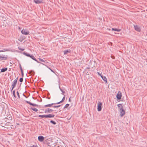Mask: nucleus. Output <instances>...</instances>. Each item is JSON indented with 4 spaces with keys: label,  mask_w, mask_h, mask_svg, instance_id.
<instances>
[{
    "label": "nucleus",
    "mask_w": 147,
    "mask_h": 147,
    "mask_svg": "<svg viewBox=\"0 0 147 147\" xmlns=\"http://www.w3.org/2000/svg\"><path fill=\"white\" fill-rule=\"evenodd\" d=\"M21 74H22V77H23V76H24V73H23V71H21Z\"/></svg>",
    "instance_id": "473e14b6"
},
{
    "label": "nucleus",
    "mask_w": 147,
    "mask_h": 147,
    "mask_svg": "<svg viewBox=\"0 0 147 147\" xmlns=\"http://www.w3.org/2000/svg\"><path fill=\"white\" fill-rule=\"evenodd\" d=\"M13 96H14V97L15 98H16V95H15V90H13Z\"/></svg>",
    "instance_id": "b1692460"
},
{
    "label": "nucleus",
    "mask_w": 147,
    "mask_h": 147,
    "mask_svg": "<svg viewBox=\"0 0 147 147\" xmlns=\"http://www.w3.org/2000/svg\"><path fill=\"white\" fill-rule=\"evenodd\" d=\"M17 94L18 95V98H20V94H19V93L18 92V91H17Z\"/></svg>",
    "instance_id": "a878e982"
},
{
    "label": "nucleus",
    "mask_w": 147,
    "mask_h": 147,
    "mask_svg": "<svg viewBox=\"0 0 147 147\" xmlns=\"http://www.w3.org/2000/svg\"><path fill=\"white\" fill-rule=\"evenodd\" d=\"M112 31H117L118 32H119L121 30L117 29V28H112Z\"/></svg>",
    "instance_id": "a211bd4d"
},
{
    "label": "nucleus",
    "mask_w": 147,
    "mask_h": 147,
    "mask_svg": "<svg viewBox=\"0 0 147 147\" xmlns=\"http://www.w3.org/2000/svg\"><path fill=\"white\" fill-rule=\"evenodd\" d=\"M50 70H51V71H52V72H53V73H54V71H53V70H52V69H50Z\"/></svg>",
    "instance_id": "c9c22d12"
},
{
    "label": "nucleus",
    "mask_w": 147,
    "mask_h": 147,
    "mask_svg": "<svg viewBox=\"0 0 147 147\" xmlns=\"http://www.w3.org/2000/svg\"><path fill=\"white\" fill-rule=\"evenodd\" d=\"M117 106L119 108H120V109L121 108H123V107L121 104H118Z\"/></svg>",
    "instance_id": "aec40b11"
},
{
    "label": "nucleus",
    "mask_w": 147,
    "mask_h": 147,
    "mask_svg": "<svg viewBox=\"0 0 147 147\" xmlns=\"http://www.w3.org/2000/svg\"><path fill=\"white\" fill-rule=\"evenodd\" d=\"M6 50H5V49L1 50L0 51V52H4L6 51Z\"/></svg>",
    "instance_id": "f704fd0d"
},
{
    "label": "nucleus",
    "mask_w": 147,
    "mask_h": 147,
    "mask_svg": "<svg viewBox=\"0 0 147 147\" xmlns=\"http://www.w3.org/2000/svg\"><path fill=\"white\" fill-rule=\"evenodd\" d=\"M60 106L61 105H59L57 106H54L53 107L55 108H57L60 107Z\"/></svg>",
    "instance_id": "393cba45"
},
{
    "label": "nucleus",
    "mask_w": 147,
    "mask_h": 147,
    "mask_svg": "<svg viewBox=\"0 0 147 147\" xmlns=\"http://www.w3.org/2000/svg\"><path fill=\"white\" fill-rule=\"evenodd\" d=\"M53 111V110L51 109L48 108L45 110V113H51Z\"/></svg>",
    "instance_id": "6e6552de"
},
{
    "label": "nucleus",
    "mask_w": 147,
    "mask_h": 147,
    "mask_svg": "<svg viewBox=\"0 0 147 147\" xmlns=\"http://www.w3.org/2000/svg\"><path fill=\"white\" fill-rule=\"evenodd\" d=\"M69 105L68 104H67L64 107V108H67L69 106Z\"/></svg>",
    "instance_id": "5701e85b"
},
{
    "label": "nucleus",
    "mask_w": 147,
    "mask_h": 147,
    "mask_svg": "<svg viewBox=\"0 0 147 147\" xmlns=\"http://www.w3.org/2000/svg\"><path fill=\"white\" fill-rule=\"evenodd\" d=\"M55 115L53 114H49L47 115H39L38 116L39 117L42 118H53L54 117Z\"/></svg>",
    "instance_id": "f03ea898"
},
{
    "label": "nucleus",
    "mask_w": 147,
    "mask_h": 147,
    "mask_svg": "<svg viewBox=\"0 0 147 147\" xmlns=\"http://www.w3.org/2000/svg\"><path fill=\"white\" fill-rule=\"evenodd\" d=\"M26 102H27V103L29 104L30 105H32L34 107H37L38 106V105H36V104H33L30 102L28 101H26Z\"/></svg>",
    "instance_id": "9b49d317"
},
{
    "label": "nucleus",
    "mask_w": 147,
    "mask_h": 147,
    "mask_svg": "<svg viewBox=\"0 0 147 147\" xmlns=\"http://www.w3.org/2000/svg\"><path fill=\"white\" fill-rule=\"evenodd\" d=\"M23 77L20 78V80H19V81H20V82H23Z\"/></svg>",
    "instance_id": "bb28decb"
},
{
    "label": "nucleus",
    "mask_w": 147,
    "mask_h": 147,
    "mask_svg": "<svg viewBox=\"0 0 147 147\" xmlns=\"http://www.w3.org/2000/svg\"><path fill=\"white\" fill-rule=\"evenodd\" d=\"M97 73L99 76H100L101 77L102 76V75L101 74H100V73H99V72H98Z\"/></svg>",
    "instance_id": "2f4dec72"
},
{
    "label": "nucleus",
    "mask_w": 147,
    "mask_h": 147,
    "mask_svg": "<svg viewBox=\"0 0 147 147\" xmlns=\"http://www.w3.org/2000/svg\"><path fill=\"white\" fill-rule=\"evenodd\" d=\"M117 98L118 100H120L121 97V93L120 91H119L117 96Z\"/></svg>",
    "instance_id": "1a4fd4ad"
},
{
    "label": "nucleus",
    "mask_w": 147,
    "mask_h": 147,
    "mask_svg": "<svg viewBox=\"0 0 147 147\" xmlns=\"http://www.w3.org/2000/svg\"><path fill=\"white\" fill-rule=\"evenodd\" d=\"M35 3L36 4H39L42 2L41 1L39 0H34Z\"/></svg>",
    "instance_id": "4468645a"
},
{
    "label": "nucleus",
    "mask_w": 147,
    "mask_h": 147,
    "mask_svg": "<svg viewBox=\"0 0 147 147\" xmlns=\"http://www.w3.org/2000/svg\"><path fill=\"white\" fill-rule=\"evenodd\" d=\"M50 122L53 123L54 125H55L56 124V123L55 121H53L51 120L50 121Z\"/></svg>",
    "instance_id": "412c9836"
},
{
    "label": "nucleus",
    "mask_w": 147,
    "mask_h": 147,
    "mask_svg": "<svg viewBox=\"0 0 147 147\" xmlns=\"http://www.w3.org/2000/svg\"><path fill=\"white\" fill-rule=\"evenodd\" d=\"M101 78L102 79V80L105 82H107V78L105 77L102 76L101 77Z\"/></svg>",
    "instance_id": "f3484780"
},
{
    "label": "nucleus",
    "mask_w": 147,
    "mask_h": 147,
    "mask_svg": "<svg viewBox=\"0 0 147 147\" xmlns=\"http://www.w3.org/2000/svg\"><path fill=\"white\" fill-rule=\"evenodd\" d=\"M38 140L41 142H42L44 139V137L42 136H39L38 137Z\"/></svg>",
    "instance_id": "f8f14e48"
},
{
    "label": "nucleus",
    "mask_w": 147,
    "mask_h": 147,
    "mask_svg": "<svg viewBox=\"0 0 147 147\" xmlns=\"http://www.w3.org/2000/svg\"><path fill=\"white\" fill-rule=\"evenodd\" d=\"M65 99V96H64L63 97L62 100H61V102H63L64 100Z\"/></svg>",
    "instance_id": "c85d7f7f"
},
{
    "label": "nucleus",
    "mask_w": 147,
    "mask_h": 147,
    "mask_svg": "<svg viewBox=\"0 0 147 147\" xmlns=\"http://www.w3.org/2000/svg\"><path fill=\"white\" fill-rule=\"evenodd\" d=\"M120 113V116L121 117H123L125 114V111L123 110V108H121L119 110Z\"/></svg>",
    "instance_id": "0eeeda50"
},
{
    "label": "nucleus",
    "mask_w": 147,
    "mask_h": 147,
    "mask_svg": "<svg viewBox=\"0 0 147 147\" xmlns=\"http://www.w3.org/2000/svg\"><path fill=\"white\" fill-rule=\"evenodd\" d=\"M39 61H40L44 62V63H45V61L42 59L39 58Z\"/></svg>",
    "instance_id": "4be33fe9"
},
{
    "label": "nucleus",
    "mask_w": 147,
    "mask_h": 147,
    "mask_svg": "<svg viewBox=\"0 0 147 147\" xmlns=\"http://www.w3.org/2000/svg\"><path fill=\"white\" fill-rule=\"evenodd\" d=\"M31 109L35 112H37L38 111L37 109L35 108H31Z\"/></svg>",
    "instance_id": "6ab92c4d"
},
{
    "label": "nucleus",
    "mask_w": 147,
    "mask_h": 147,
    "mask_svg": "<svg viewBox=\"0 0 147 147\" xmlns=\"http://www.w3.org/2000/svg\"><path fill=\"white\" fill-rule=\"evenodd\" d=\"M31 147H36V146H35L34 145H33L32 146H31Z\"/></svg>",
    "instance_id": "e433bc0d"
},
{
    "label": "nucleus",
    "mask_w": 147,
    "mask_h": 147,
    "mask_svg": "<svg viewBox=\"0 0 147 147\" xmlns=\"http://www.w3.org/2000/svg\"><path fill=\"white\" fill-rule=\"evenodd\" d=\"M54 104H55V103H54L50 104L45 105L44 107H51V106L53 105Z\"/></svg>",
    "instance_id": "ddd939ff"
},
{
    "label": "nucleus",
    "mask_w": 147,
    "mask_h": 147,
    "mask_svg": "<svg viewBox=\"0 0 147 147\" xmlns=\"http://www.w3.org/2000/svg\"><path fill=\"white\" fill-rule=\"evenodd\" d=\"M18 49L20 50H21V51H23L24 50V49H22V48H20L19 47H18Z\"/></svg>",
    "instance_id": "72a5a7b5"
},
{
    "label": "nucleus",
    "mask_w": 147,
    "mask_h": 147,
    "mask_svg": "<svg viewBox=\"0 0 147 147\" xmlns=\"http://www.w3.org/2000/svg\"><path fill=\"white\" fill-rule=\"evenodd\" d=\"M23 54L24 55L27 57H30L32 59L38 63H39V61L35 58V57H34V56L33 55H30L29 54V53H27V52H24L23 53Z\"/></svg>",
    "instance_id": "f257e3e1"
},
{
    "label": "nucleus",
    "mask_w": 147,
    "mask_h": 147,
    "mask_svg": "<svg viewBox=\"0 0 147 147\" xmlns=\"http://www.w3.org/2000/svg\"><path fill=\"white\" fill-rule=\"evenodd\" d=\"M18 79V78H16L15 79L13 82L12 83V85L11 87V90H12L16 86Z\"/></svg>",
    "instance_id": "7ed1b4c3"
},
{
    "label": "nucleus",
    "mask_w": 147,
    "mask_h": 147,
    "mask_svg": "<svg viewBox=\"0 0 147 147\" xmlns=\"http://www.w3.org/2000/svg\"><path fill=\"white\" fill-rule=\"evenodd\" d=\"M20 70H21V71H23V70H22V66H21V65H20Z\"/></svg>",
    "instance_id": "c756f323"
},
{
    "label": "nucleus",
    "mask_w": 147,
    "mask_h": 147,
    "mask_svg": "<svg viewBox=\"0 0 147 147\" xmlns=\"http://www.w3.org/2000/svg\"><path fill=\"white\" fill-rule=\"evenodd\" d=\"M21 32L22 34L25 35H27L29 33V32L27 29H23Z\"/></svg>",
    "instance_id": "423d86ee"
},
{
    "label": "nucleus",
    "mask_w": 147,
    "mask_h": 147,
    "mask_svg": "<svg viewBox=\"0 0 147 147\" xmlns=\"http://www.w3.org/2000/svg\"><path fill=\"white\" fill-rule=\"evenodd\" d=\"M102 103L101 102H98L97 106V110L98 111H100L102 109Z\"/></svg>",
    "instance_id": "20e7f679"
},
{
    "label": "nucleus",
    "mask_w": 147,
    "mask_h": 147,
    "mask_svg": "<svg viewBox=\"0 0 147 147\" xmlns=\"http://www.w3.org/2000/svg\"><path fill=\"white\" fill-rule=\"evenodd\" d=\"M7 58V56L3 55H0V59L1 60H6Z\"/></svg>",
    "instance_id": "39448f33"
},
{
    "label": "nucleus",
    "mask_w": 147,
    "mask_h": 147,
    "mask_svg": "<svg viewBox=\"0 0 147 147\" xmlns=\"http://www.w3.org/2000/svg\"><path fill=\"white\" fill-rule=\"evenodd\" d=\"M60 90L63 93H63H65V91H63L61 88H60Z\"/></svg>",
    "instance_id": "cd10ccee"
},
{
    "label": "nucleus",
    "mask_w": 147,
    "mask_h": 147,
    "mask_svg": "<svg viewBox=\"0 0 147 147\" xmlns=\"http://www.w3.org/2000/svg\"><path fill=\"white\" fill-rule=\"evenodd\" d=\"M59 89H60V87L59 86Z\"/></svg>",
    "instance_id": "58836bf2"
},
{
    "label": "nucleus",
    "mask_w": 147,
    "mask_h": 147,
    "mask_svg": "<svg viewBox=\"0 0 147 147\" xmlns=\"http://www.w3.org/2000/svg\"><path fill=\"white\" fill-rule=\"evenodd\" d=\"M71 51L70 50H65L64 51V55L67 54L68 53H70Z\"/></svg>",
    "instance_id": "2eb2a0df"
},
{
    "label": "nucleus",
    "mask_w": 147,
    "mask_h": 147,
    "mask_svg": "<svg viewBox=\"0 0 147 147\" xmlns=\"http://www.w3.org/2000/svg\"><path fill=\"white\" fill-rule=\"evenodd\" d=\"M69 101H70V98H69Z\"/></svg>",
    "instance_id": "4c0bfd02"
},
{
    "label": "nucleus",
    "mask_w": 147,
    "mask_h": 147,
    "mask_svg": "<svg viewBox=\"0 0 147 147\" xmlns=\"http://www.w3.org/2000/svg\"><path fill=\"white\" fill-rule=\"evenodd\" d=\"M61 102H61V101L59 102L56 103H55V104H60V103H61Z\"/></svg>",
    "instance_id": "7c9ffc66"
},
{
    "label": "nucleus",
    "mask_w": 147,
    "mask_h": 147,
    "mask_svg": "<svg viewBox=\"0 0 147 147\" xmlns=\"http://www.w3.org/2000/svg\"><path fill=\"white\" fill-rule=\"evenodd\" d=\"M7 67H5V68H2L1 69V72H3L7 71Z\"/></svg>",
    "instance_id": "dca6fc26"
},
{
    "label": "nucleus",
    "mask_w": 147,
    "mask_h": 147,
    "mask_svg": "<svg viewBox=\"0 0 147 147\" xmlns=\"http://www.w3.org/2000/svg\"><path fill=\"white\" fill-rule=\"evenodd\" d=\"M134 27L135 30L138 32L140 31V28L138 26L134 25Z\"/></svg>",
    "instance_id": "9d476101"
}]
</instances>
